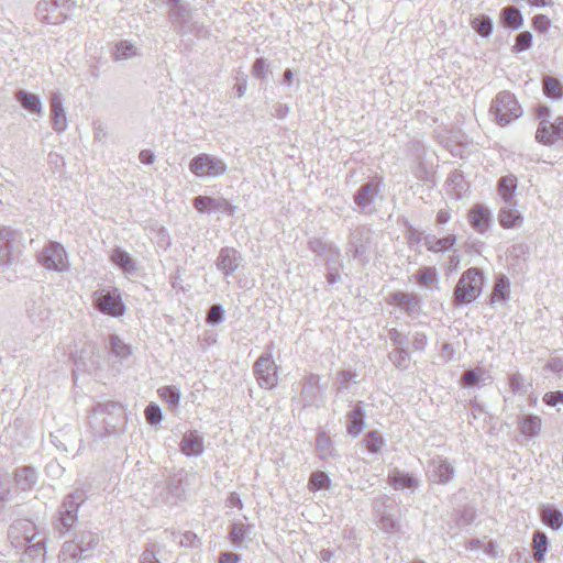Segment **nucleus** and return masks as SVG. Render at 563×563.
I'll return each mask as SVG.
<instances>
[{"instance_id":"nucleus-52","label":"nucleus","mask_w":563,"mask_h":563,"mask_svg":"<svg viewBox=\"0 0 563 563\" xmlns=\"http://www.w3.org/2000/svg\"><path fill=\"white\" fill-rule=\"evenodd\" d=\"M25 545H26L25 554L33 559L43 556L45 553V539L44 538H42L35 542L33 541L31 543H26Z\"/></svg>"},{"instance_id":"nucleus-64","label":"nucleus","mask_w":563,"mask_h":563,"mask_svg":"<svg viewBox=\"0 0 563 563\" xmlns=\"http://www.w3.org/2000/svg\"><path fill=\"white\" fill-rule=\"evenodd\" d=\"M380 528L386 532H394L397 528V522L393 517L383 515L380 518Z\"/></svg>"},{"instance_id":"nucleus-24","label":"nucleus","mask_w":563,"mask_h":563,"mask_svg":"<svg viewBox=\"0 0 563 563\" xmlns=\"http://www.w3.org/2000/svg\"><path fill=\"white\" fill-rule=\"evenodd\" d=\"M378 195V188L372 183L363 184L356 191L354 201L356 206L365 211Z\"/></svg>"},{"instance_id":"nucleus-7","label":"nucleus","mask_w":563,"mask_h":563,"mask_svg":"<svg viewBox=\"0 0 563 563\" xmlns=\"http://www.w3.org/2000/svg\"><path fill=\"white\" fill-rule=\"evenodd\" d=\"M38 262L47 269L63 272L68 268L67 255L57 242L48 243L38 254Z\"/></svg>"},{"instance_id":"nucleus-50","label":"nucleus","mask_w":563,"mask_h":563,"mask_svg":"<svg viewBox=\"0 0 563 563\" xmlns=\"http://www.w3.org/2000/svg\"><path fill=\"white\" fill-rule=\"evenodd\" d=\"M249 526L242 522H235L231 526L230 539L234 544H240L246 537Z\"/></svg>"},{"instance_id":"nucleus-22","label":"nucleus","mask_w":563,"mask_h":563,"mask_svg":"<svg viewBox=\"0 0 563 563\" xmlns=\"http://www.w3.org/2000/svg\"><path fill=\"white\" fill-rule=\"evenodd\" d=\"M15 99L29 112L42 115V102L37 95L19 89L15 91Z\"/></svg>"},{"instance_id":"nucleus-63","label":"nucleus","mask_w":563,"mask_h":563,"mask_svg":"<svg viewBox=\"0 0 563 563\" xmlns=\"http://www.w3.org/2000/svg\"><path fill=\"white\" fill-rule=\"evenodd\" d=\"M427 345V335L423 332L416 331L412 333V347L416 351H422Z\"/></svg>"},{"instance_id":"nucleus-49","label":"nucleus","mask_w":563,"mask_h":563,"mask_svg":"<svg viewBox=\"0 0 563 563\" xmlns=\"http://www.w3.org/2000/svg\"><path fill=\"white\" fill-rule=\"evenodd\" d=\"M159 396L170 406H176L180 399L179 390L174 386H165L158 389Z\"/></svg>"},{"instance_id":"nucleus-48","label":"nucleus","mask_w":563,"mask_h":563,"mask_svg":"<svg viewBox=\"0 0 563 563\" xmlns=\"http://www.w3.org/2000/svg\"><path fill=\"white\" fill-rule=\"evenodd\" d=\"M532 43V34L529 31L520 32L516 36V43L512 47V52L520 53L530 48Z\"/></svg>"},{"instance_id":"nucleus-45","label":"nucleus","mask_w":563,"mask_h":563,"mask_svg":"<svg viewBox=\"0 0 563 563\" xmlns=\"http://www.w3.org/2000/svg\"><path fill=\"white\" fill-rule=\"evenodd\" d=\"M330 485V477L324 472H314L311 474L309 479V489L317 492L320 489L328 488Z\"/></svg>"},{"instance_id":"nucleus-10","label":"nucleus","mask_w":563,"mask_h":563,"mask_svg":"<svg viewBox=\"0 0 563 563\" xmlns=\"http://www.w3.org/2000/svg\"><path fill=\"white\" fill-rule=\"evenodd\" d=\"M242 264V256L233 247H222L216 260V267L224 277L231 276Z\"/></svg>"},{"instance_id":"nucleus-44","label":"nucleus","mask_w":563,"mask_h":563,"mask_svg":"<svg viewBox=\"0 0 563 563\" xmlns=\"http://www.w3.org/2000/svg\"><path fill=\"white\" fill-rule=\"evenodd\" d=\"M416 278L419 284L429 287L438 284L437 269L434 267H422L418 271Z\"/></svg>"},{"instance_id":"nucleus-41","label":"nucleus","mask_w":563,"mask_h":563,"mask_svg":"<svg viewBox=\"0 0 563 563\" xmlns=\"http://www.w3.org/2000/svg\"><path fill=\"white\" fill-rule=\"evenodd\" d=\"M486 372L482 367H475L463 373L462 379L465 387H474L484 380Z\"/></svg>"},{"instance_id":"nucleus-3","label":"nucleus","mask_w":563,"mask_h":563,"mask_svg":"<svg viewBox=\"0 0 563 563\" xmlns=\"http://www.w3.org/2000/svg\"><path fill=\"white\" fill-rule=\"evenodd\" d=\"M489 111L495 117L496 122L501 126L517 120L522 114L520 104L516 97L509 91L499 92L493 100Z\"/></svg>"},{"instance_id":"nucleus-8","label":"nucleus","mask_w":563,"mask_h":563,"mask_svg":"<svg viewBox=\"0 0 563 563\" xmlns=\"http://www.w3.org/2000/svg\"><path fill=\"white\" fill-rule=\"evenodd\" d=\"M536 140L543 145H552L558 140H563V117H556L554 121L548 119L540 121Z\"/></svg>"},{"instance_id":"nucleus-42","label":"nucleus","mask_w":563,"mask_h":563,"mask_svg":"<svg viewBox=\"0 0 563 563\" xmlns=\"http://www.w3.org/2000/svg\"><path fill=\"white\" fill-rule=\"evenodd\" d=\"M111 352L114 356L126 358L131 355V346L125 344L119 336L112 335L110 338Z\"/></svg>"},{"instance_id":"nucleus-40","label":"nucleus","mask_w":563,"mask_h":563,"mask_svg":"<svg viewBox=\"0 0 563 563\" xmlns=\"http://www.w3.org/2000/svg\"><path fill=\"white\" fill-rule=\"evenodd\" d=\"M388 357L397 368H407L410 364V354L406 347L394 349Z\"/></svg>"},{"instance_id":"nucleus-20","label":"nucleus","mask_w":563,"mask_h":563,"mask_svg":"<svg viewBox=\"0 0 563 563\" xmlns=\"http://www.w3.org/2000/svg\"><path fill=\"white\" fill-rule=\"evenodd\" d=\"M106 407L98 404L93 408L91 415L88 417V424L96 439H103L106 437Z\"/></svg>"},{"instance_id":"nucleus-16","label":"nucleus","mask_w":563,"mask_h":563,"mask_svg":"<svg viewBox=\"0 0 563 563\" xmlns=\"http://www.w3.org/2000/svg\"><path fill=\"white\" fill-rule=\"evenodd\" d=\"M110 260L125 276H133L137 271L136 262L126 251L120 247L112 250Z\"/></svg>"},{"instance_id":"nucleus-2","label":"nucleus","mask_w":563,"mask_h":563,"mask_svg":"<svg viewBox=\"0 0 563 563\" xmlns=\"http://www.w3.org/2000/svg\"><path fill=\"white\" fill-rule=\"evenodd\" d=\"M483 286V272L477 267L466 269L461 275L453 290V305L455 307H462L475 301L481 296Z\"/></svg>"},{"instance_id":"nucleus-14","label":"nucleus","mask_w":563,"mask_h":563,"mask_svg":"<svg viewBox=\"0 0 563 563\" xmlns=\"http://www.w3.org/2000/svg\"><path fill=\"white\" fill-rule=\"evenodd\" d=\"M51 123L55 132L62 133L67 129L68 122L59 93L53 92L49 98Z\"/></svg>"},{"instance_id":"nucleus-32","label":"nucleus","mask_w":563,"mask_h":563,"mask_svg":"<svg viewBox=\"0 0 563 563\" xmlns=\"http://www.w3.org/2000/svg\"><path fill=\"white\" fill-rule=\"evenodd\" d=\"M391 298L396 306L409 313L416 312L419 308L420 300L417 295L396 292Z\"/></svg>"},{"instance_id":"nucleus-39","label":"nucleus","mask_w":563,"mask_h":563,"mask_svg":"<svg viewBox=\"0 0 563 563\" xmlns=\"http://www.w3.org/2000/svg\"><path fill=\"white\" fill-rule=\"evenodd\" d=\"M472 26L482 37H489L493 32V21L487 15L476 16L472 21Z\"/></svg>"},{"instance_id":"nucleus-58","label":"nucleus","mask_w":563,"mask_h":563,"mask_svg":"<svg viewBox=\"0 0 563 563\" xmlns=\"http://www.w3.org/2000/svg\"><path fill=\"white\" fill-rule=\"evenodd\" d=\"M542 400L545 405L554 407L559 404H563V391H548L544 394Z\"/></svg>"},{"instance_id":"nucleus-59","label":"nucleus","mask_w":563,"mask_h":563,"mask_svg":"<svg viewBox=\"0 0 563 563\" xmlns=\"http://www.w3.org/2000/svg\"><path fill=\"white\" fill-rule=\"evenodd\" d=\"M534 29L539 32H547L551 25V20L544 14H537L532 19Z\"/></svg>"},{"instance_id":"nucleus-55","label":"nucleus","mask_w":563,"mask_h":563,"mask_svg":"<svg viewBox=\"0 0 563 563\" xmlns=\"http://www.w3.org/2000/svg\"><path fill=\"white\" fill-rule=\"evenodd\" d=\"M159 552V549L156 544L150 543L143 551L141 555L140 563H161L157 559V553Z\"/></svg>"},{"instance_id":"nucleus-31","label":"nucleus","mask_w":563,"mask_h":563,"mask_svg":"<svg viewBox=\"0 0 563 563\" xmlns=\"http://www.w3.org/2000/svg\"><path fill=\"white\" fill-rule=\"evenodd\" d=\"M549 548V539L543 531L536 530L532 536L533 558L537 563H543Z\"/></svg>"},{"instance_id":"nucleus-43","label":"nucleus","mask_w":563,"mask_h":563,"mask_svg":"<svg viewBox=\"0 0 563 563\" xmlns=\"http://www.w3.org/2000/svg\"><path fill=\"white\" fill-rule=\"evenodd\" d=\"M363 442L368 452L373 454H377L384 445V440L377 431H369Z\"/></svg>"},{"instance_id":"nucleus-60","label":"nucleus","mask_w":563,"mask_h":563,"mask_svg":"<svg viewBox=\"0 0 563 563\" xmlns=\"http://www.w3.org/2000/svg\"><path fill=\"white\" fill-rule=\"evenodd\" d=\"M390 342L396 345V347H405L407 344L408 338L396 329H391L388 332Z\"/></svg>"},{"instance_id":"nucleus-37","label":"nucleus","mask_w":563,"mask_h":563,"mask_svg":"<svg viewBox=\"0 0 563 563\" xmlns=\"http://www.w3.org/2000/svg\"><path fill=\"white\" fill-rule=\"evenodd\" d=\"M316 448L318 456L322 460L334 456L333 443L325 432H320L317 437Z\"/></svg>"},{"instance_id":"nucleus-17","label":"nucleus","mask_w":563,"mask_h":563,"mask_svg":"<svg viewBox=\"0 0 563 563\" xmlns=\"http://www.w3.org/2000/svg\"><path fill=\"white\" fill-rule=\"evenodd\" d=\"M16 232L10 227H0V266L9 265L12 261V242Z\"/></svg>"},{"instance_id":"nucleus-12","label":"nucleus","mask_w":563,"mask_h":563,"mask_svg":"<svg viewBox=\"0 0 563 563\" xmlns=\"http://www.w3.org/2000/svg\"><path fill=\"white\" fill-rule=\"evenodd\" d=\"M89 542L87 547L75 541H66L58 555L62 563H76L78 560L86 558L85 552L89 551L95 544V538L89 533Z\"/></svg>"},{"instance_id":"nucleus-11","label":"nucleus","mask_w":563,"mask_h":563,"mask_svg":"<svg viewBox=\"0 0 563 563\" xmlns=\"http://www.w3.org/2000/svg\"><path fill=\"white\" fill-rule=\"evenodd\" d=\"M454 466L441 456L433 457L428 465L429 478L438 484H446L454 477Z\"/></svg>"},{"instance_id":"nucleus-25","label":"nucleus","mask_w":563,"mask_h":563,"mask_svg":"<svg viewBox=\"0 0 563 563\" xmlns=\"http://www.w3.org/2000/svg\"><path fill=\"white\" fill-rule=\"evenodd\" d=\"M365 415L360 405H356L346 416L347 418V433L352 437H357L365 428Z\"/></svg>"},{"instance_id":"nucleus-29","label":"nucleus","mask_w":563,"mask_h":563,"mask_svg":"<svg viewBox=\"0 0 563 563\" xmlns=\"http://www.w3.org/2000/svg\"><path fill=\"white\" fill-rule=\"evenodd\" d=\"M455 243L456 236L454 234H450L442 239H437L435 236H427L424 241L427 250L433 253L450 251L453 249Z\"/></svg>"},{"instance_id":"nucleus-35","label":"nucleus","mask_w":563,"mask_h":563,"mask_svg":"<svg viewBox=\"0 0 563 563\" xmlns=\"http://www.w3.org/2000/svg\"><path fill=\"white\" fill-rule=\"evenodd\" d=\"M140 56V49L129 41H120L113 52L114 60H128Z\"/></svg>"},{"instance_id":"nucleus-27","label":"nucleus","mask_w":563,"mask_h":563,"mask_svg":"<svg viewBox=\"0 0 563 563\" xmlns=\"http://www.w3.org/2000/svg\"><path fill=\"white\" fill-rule=\"evenodd\" d=\"M25 528H32V521L27 519H18L9 527L8 538L15 549H22L24 547L22 531H25Z\"/></svg>"},{"instance_id":"nucleus-21","label":"nucleus","mask_w":563,"mask_h":563,"mask_svg":"<svg viewBox=\"0 0 563 563\" xmlns=\"http://www.w3.org/2000/svg\"><path fill=\"white\" fill-rule=\"evenodd\" d=\"M470 223L478 233H484L489 228L490 212L481 205L474 206L470 210Z\"/></svg>"},{"instance_id":"nucleus-38","label":"nucleus","mask_w":563,"mask_h":563,"mask_svg":"<svg viewBox=\"0 0 563 563\" xmlns=\"http://www.w3.org/2000/svg\"><path fill=\"white\" fill-rule=\"evenodd\" d=\"M543 92L548 98L559 100L563 97V86L556 78L547 76L543 79Z\"/></svg>"},{"instance_id":"nucleus-33","label":"nucleus","mask_w":563,"mask_h":563,"mask_svg":"<svg viewBox=\"0 0 563 563\" xmlns=\"http://www.w3.org/2000/svg\"><path fill=\"white\" fill-rule=\"evenodd\" d=\"M520 431L527 438H536L541 431V419L534 415H528L521 418L519 421Z\"/></svg>"},{"instance_id":"nucleus-46","label":"nucleus","mask_w":563,"mask_h":563,"mask_svg":"<svg viewBox=\"0 0 563 563\" xmlns=\"http://www.w3.org/2000/svg\"><path fill=\"white\" fill-rule=\"evenodd\" d=\"M309 249L318 254V255H322L324 252L327 251H330L332 256L335 258V260H339L340 257V250L336 249V247H333L332 245H328L327 243H324L323 241H321L320 239H313L309 242Z\"/></svg>"},{"instance_id":"nucleus-51","label":"nucleus","mask_w":563,"mask_h":563,"mask_svg":"<svg viewBox=\"0 0 563 563\" xmlns=\"http://www.w3.org/2000/svg\"><path fill=\"white\" fill-rule=\"evenodd\" d=\"M224 318V309L221 305H212L207 313V322L211 325L220 324Z\"/></svg>"},{"instance_id":"nucleus-15","label":"nucleus","mask_w":563,"mask_h":563,"mask_svg":"<svg viewBox=\"0 0 563 563\" xmlns=\"http://www.w3.org/2000/svg\"><path fill=\"white\" fill-rule=\"evenodd\" d=\"M498 221L504 229H512L523 223V217L516 209V202L504 203L498 212Z\"/></svg>"},{"instance_id":"nucleus-28","label":"nucleus","mask_w":563,"mask_h":563,"mask_svg":"<svg viewBox=\"0 0 563 563\" xmlns=\"http://www.w3.org/2000/svg\"><path fill=\"white\" fill-rule=\"evenodd\" d=\"M126 311V307L122 301L121 291L112 287L108 289V316L111 317H122Z\"/></svg>"},{"instance_id":"nucleus-26","label":"nucleus","mask_w":563,"mask_h":563,"mask_svg":"<svg viewBox=\"0 0 563 563\" xmlns=\"http://www.w3.org/2000/svg\"><path fill=\"white\" fill-rule=\"evenodd\" d=\"M518 187V179L515 175H507L498 180V195L500 196L504 203H510L514 201V195Z\"/></svg>"},{"instance_id":"nucleus-36","label":"nucleus","mask_w":563,"mask_h":563,"mask_svg":"<svg viewBox=\"0 0 563 563\" xmlns=\"http://www.w3.org/2000/svg\"><path fill=\"white\" fill-rule=\"evenodd\" d=\"M191 11L188 3L177 4L169 10V18L174 23L185 27L191 20Z\"/></svg>"},{"instance_id":"nucleus-18","label":"nucleus","mask_w":563,"mask_h":563,"mask_svg":"<svg viewBox=\"0 0 563 563\" xmlns=\"http://www.w3.org/2000/svg\"><path fill=\"white\" fill-rule=\"evenodd\" d=\"M510 295V282L505 275L496 277L493 291L490 294L489 303L492 306L501 303L505 305L509 300Z\"/></svg>"},{"instance_id":"nucleus-56","label":"nucleus","mask_w":563,"mask_h":563,"mask_svg":"<svg viewBox=\"0 0 563 563\" xmlns=\"http://www.w3.org/2000/svg\"><path fill=\"white\" fill-rule=\"evenodd\" d=\"M14 493L11 489L10 481L7 476L0 474V500L9 501L13 498Z\"/></svg>"},{"instance_id":"nucleus-61","label":"nucleus","mask_w":563,"mask_h":563,"mask_svg":"<svg viewBox=\"0 0 563 563\" xmlns=\"http://www.w3.org/2000/svg\"><path fill=\"white\" fill-rule=\"evenodd\" d=\"M65 468L57 462V461H51L45 466V473L47 476L51 477H59L64 473Z\"/></svg>"},{"instance_id":"nucleus-47","label":"nucleus","mask_w":563,"mask_h":563,"mask_svg":"<svg viewBox=\"0 0 563 563\" xmlns=\"http://www.w3.org/2000/svg\"><path fill=\"white\" fill-rule=\"evenodd\" d=\"M360 239H361L360 232L355 231L351 234L349 251L353 254L354 258L363 260V256L366 253L367 249H366L365 244L360 242Z\"/></svg>"},{"instance_id":"nucleus-30","label":"nucleus","mask_w":563,"mask_h":563,"mask_svg":"<svg viewBox=\"0 0 563 563\" xmlns=\"http://www.w3.org/2000/svg\"><path fill=\"white\" fill-rule=\"evenodd\" d=\"M500 19L505 27L519 30L523 24V16L519 9L512 5L505 7L501 10Z\"/></svg>"},{"instance_id":"nucleus-5","label":"nucleus","mask_w":563,"mask_h":563,"mask_svg":"<svg viewBox=\"0 0 563 563\" xmlns=\"http://www.w3.org/2000/svg\"><path fill=\"white\" fill-rule=\"evenodd\" d=\"M189 170L198 178H218L228 172V165L222 158L200 153L191 158Z\"/></svg>"},{"instance_id":"nucleus-1","label":"nucleus","mask_w":563,"mask_h":563,"mask_svg":"<svg viewBox=\"0 0 563 563\" xmlns=\"http://www.w3.org/2000/svg\"><path fill=\"white\" fill-rule=\"evenodd\" d=\"M85 500V492L80 489H76L65 496L52 520L55 533L64 537L75 527L78 521V509Z\"/></svg>"},{"instance_id":"nucleus-13","label":"nucleus","mask_w":563,"mask_h":563,"mask_svg":"<svg viewBox=\"0 0 563 563\" xmlns=\"http://www.w3.org/2000/svg\"><path fill=\"white\" fill-rule=\"evenodd\" d=\"M38 473L31 465L19 466L13 472V481L20 492H30L37 483Z\"/></svg>"},{"instance_id":"nucleus-9","label":"nucleus","mask_w":563,"mask_h":563,"mask_svg":"<svg viewBox=\"0 0 563 563\" xmlns=\"http://www.w3.org/2000/svg\"><path fill=\"white\" fill-rule=\"evenodd\" d=\"M194 206L199 212H222L230 217H233L236 211V207L232 206L227 199L208 196L196 197Z\"/></svg>"},{"instance_id":"nucleus-53","label":"nucleus","mask_w":563,"mask_h":563,"mask_svg":"<svg viewBox=\"0 0 563 563\" xmlns=\"http://www.w3.org/2000/svg\"><path fill=\"white\" fill-rule=\"evenodd\" d=\"M145 418H146L147 423H150L151 426L158 424L162 421V419H163V415H162L161 408L157 405L153 404V402L150 404L145 408Z\"/></svg>"},{"instance_id":"nucleus-34","label":"nucleus","mask_w":563,"mask_h":563,"mask_svg":"<svg viewBox=\"0 0 563 563\" xmlns=\"http://www.w3.org/2000/svg\"><path fill=\"white\" fill-rule=\"evenodd\" d=\"M388 478H389V484L395 489L411 488V487L416 486V484H417V479L412 475H410L408 473H404L398 470H394L389 474Z\"/></svg>"},{"instance_id":"nucleus-19","label":"nucleus","mask_w":563,"mask_h":563,"mask_svg":"<svg viewBox=\"0 0 563 563\" xmlns=\"http://www.w3.org/2000/svg\"><path fill=\"white\" fill-rule=\"evenodd\" d=\"M180 450L187 456H199L203 453V438L196 431L186 433L180 442Z\"/></svg>"},{"instance_id":"nucleus-62","label":"nucleus","mask_w":563,"mask_h":563,"mask_svg":"<svg viewBox=\"0 0 563 563\" xmlns=\"http://www.w3.org/2000/svg\"><path fill=\"white\" fill-rule=\"evenodd\" d=\"M509 386L514 393L523 391L525 379L520 374H511L509 376Z\"/></svg>"},{"instance_id":"nucleus-57","label":"nucleus","mask_w":563,"mask_h":563,"mask_svg":"<svg viewBox=\"0 0 563 563\" xmlns=\"http://www.w3.org/2000/svg\"><path fill=\"white\" fill-rule=\"evenodd\" d=\"M266 66H267V64L264 58L255 59L253 67H252L253 76L256 78H260V79H266V77H267Z\"/></svg>"},{"instance_id":"nucleus-4","label":"nucleus","mask_w":563,"mask_h":563,"mask_svg":"<svg viewBox=\"0 0 563 563\" xmlns=\"http://www.w3.org/2000/svg\"><path fill=\"white\" fill-rule=\"evenodd\" d=\"M74 7L73 0H42L36 5V16L44 23L57 25L70 15Z\"/></svg>"},{"instance_id":"nucleus-6","label":"nucleus","mask_w":563,"mask_h":563,"mask_svg":"<svg viewBox=\"0 0 563 563\" xmlns=\"http://www.w3.org/2000/svg\"><path fill=\"white\" fill-rule=\"evenodd\" d=\"M267 350L254 363V375L262 388L271 390L278 384V367L273 361L271 345Z\"/></svg>"},{"instance_id":"nucleus-54","label":"nucleus","mask_w":563,"mask_h":563,"mask_svg":"<svg viewBox=\"0 0 563 563\" xmlns=\"http://www.w3.org/2000/svg\"><path fill=\"white\" fill-rule=\"evenodd\" d=\"M318 383L319 377L311 375L302 387L301 394L305 398H309V402L313 401V397L316 395V391L318 390Z\"/></svg>"},{"instance_id":"nucleus-23","label":"nucleus","mask_w":563,"mask_h":563,"mask_svg":"<svg viewBox=\"0 0 563 563\" xmlns=\"http://www.w3.org/2000/svg\"><path fill=\"white\" fill-rule=\"evenodd\" d=\"M541 521L552 530H560L563 527V514L551 505H542L540 508Z\"/></svg>"}]
</instances>
